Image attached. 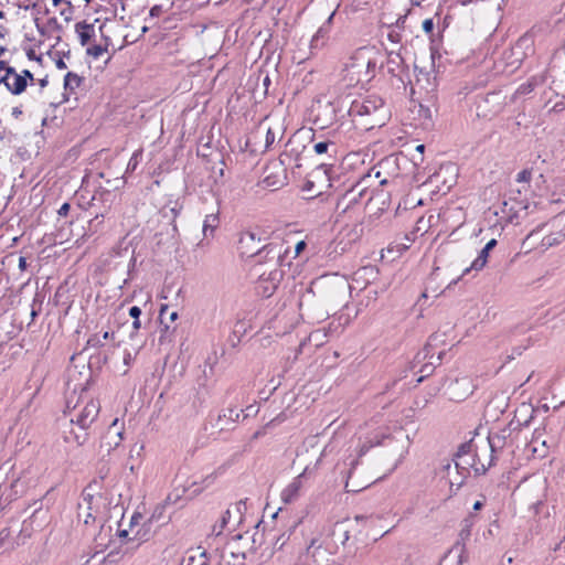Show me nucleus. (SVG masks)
Returning <instances> with one entry per match:
<instances>
[{
  "label": "nucleus",
  "instance_id": "b1692460",
  "mask_svg": "<svg viewBox=\"0 0 565 565\" xmlns=\"http://www.w3.org/2000/svg\"><path fill=\"white\" fill-rule=\"evenodd\" d=\"M220 224V218L217 214H209L205 216L203 222V234L205 237L213 236L215 228H217Z\"/></svg>",
  "mask_w": 565,
  "mask_h": 565
},
{
  "label": "nucleus",
  "instance_id": "09e8293b",
  "mask_svg": "<svg viewBox=\"0 0 565 565\" xmlns=\"http://www.w3.org/2000/svg\"><path fill=\"white\" fill-rule=\"evenodd\" d=\"M230 518H231V511L226 510L224 512L223 516H222V520H221L222 521V527H224L227 524Z\"/></svg>",
  "mask_w": 565,
  "mask_h": 565
},
{
  "label": "nucleus",
  "instance_id": "864d4df0",
  "mask_svg": "<svg viewBox=\"0 0 565 565\" xmlns=\"http://www.w3.org/2000/svg\"><path fill=\"white\" fill-rule=\"evenodd\" d=\"M497 246V239L492 238L490 239L484 248L488 250H492Z\"/></svg>",
  "mask_w": 565,
  "mask_h": 565
},
{
  "label": "nucleus",
  "instance_id": "f257e3e1",
  "mask_svg": "<svg viewBox=\"0 0 565 565\" xmlns=\"http://www.w3.org/2000/svg\"><path fill=\"white\" fill-rule=\"evenodd\" d=\"M348 116L352 122L363 129L371 130L385 124L387 111L382 97L377 95H369L361 99H352L348 95Z\"/></svg>",
  "mask_w": 565,
  "mask_h": 565
},
{
  "label": "nucleus",
  "instance_id": "e2e57ef3",
  "mask_svg": "<svg viewBox=\"0 0 565 565\" xmlns=\"http://www.w3.org/2000/svg\"><path fill=\"white\" fill-rule=\"evenodd\" d=\"M132 328H134L135 330H138V329L140 328V320H139V319L134 320V322H132Z\"/></svg>",
  "mask_w": 565,
  "mask_h": 565
},
{
  "label": "nucleus",
  "instance_id": "0e129e2a",
  "mask_svg": "<svg viewBox=\"0 0 565 565\" xmlns=\"http://www.w3.org/2000/svg\"><path fill=\"white\" fill-rule=\"evenodd\" d=\"M424 150H425V145H418L416 146V151L419 152L420 154L424 153Z\"/></svg>",
  "mask_w": 565,
  "mask_h": 565
},
{
  "label": "nucleus",
  "instance_id": "c85d7f7f",
  "mask_svg": "<svg viewBox=\"0 0 565 565\" xmlns=\"http://www.w3.org/2000/svg\"><path fill=\"white\" fill-rule=\"evenodd\" d=\"M403 63V58L397 53H388L387 54V65H388V72L391 74H395L396 68H398Z\"/></svg>",
  "mask_w": 565,
  "mask_h": 565
},
{
  "label": "nucleus",
  "instance_id": "6ab92c4d",
  "mask_svg": "<svg viewBox=\"0 0 565 565\" xmlns=\"http://www.w3.org/2000/svg\"><path fill=\"white\" fill-rule=\"evenodd\" d=\"M75 33L78 36L82 46H86L95 36V23L81 21L75 24Z\"/></svg>",
  "mask_w": 565,
  "mask_h": 565
},
{
  "label": "nucleus",
  "instance_id": "f704fd0d",
  "mask_svg": "<svg viewBox=\"0 0 565 565\" xmlns=\"http://www.w3.org/2000/svg\"><path fill=\"white\" fill-rule=\"evenodd\" d=\"M387 435L380 430V431H375L374 434H372L370 437H367V439L371 441V444H374V447L375 446H379L382 444L383 439L386 438Z\"/></svg>",
  "mask_w": 565,
  "mask_h": 565
},
{
  "label": "nucleus",
  "instance_id": "0eeeda50",
  "mask_svg": "<svg viewBox=\"0 0 565 565\" xmlns=\"http://www.w3.org/2000/svg\"><path fill=\"white\" fill-rule=\"evenodd\" d=\"M313 151L317 154H326L329 159L328 162H321L319 168L323 169L328 177L331 179L334 166L343 158L344 150L339 143V134L337 131H329L323 140H319L313 145Z\"/></svg>",
  "mask_w": 565,
  "mask_h": 565
},
{
  "label": "nucleus",
  "instance_id": "49530a36",
  "mask_svg": "<svg viewBox=\"0 0 565 565\" xmlns=\"http://www.w3.org/2000/svg\"><path fill=\"white\" fill-rule=\"evenodd\" d=\"M275 141V132L269 128L266 132V147H269Z\"/></svg>",
  "mask_w": 565,
  "mask_h": 565
},
{
  "label": "nucleus",
  "instance_id": "473e14b6",
  "mask_svg": "<svg viewBox=\"0 0 565 565\" xmlns=\"http://www.w3.org/2000/svg\"><path fill=\"white\" fill-rule=\"evenodd\" d=\"M472 523H473L472 516L466 518L463 520V527L460 531V537L462 540H466L470 536V531H471L470 529L472 526Z\"/></svg>",
  "mask_w": 565,
  "mask_h": 565
},
{
  "label": "nucleus",
  "instance_id": "c756f323",
  "mask_svg": "<svg viewBox=\"0 0 565 565\" xmlns=\"http://www.w3.org/2000/svg\"><path fill=\"white\" fill-rule=\"evenodd\" d=\"M107 51L108 49L103 44H95L86 49V54L94 58H99Z\"/></svg>",
  "mask_w": 565,
  "mask_h": 565
},
{
  "label": "nucleus",
  "instance_id": "4be33fe9",
  "mask_svg": "<svg viewBox=\"0 0 565 565\" xmlns=\"http://www.w3.org/2000/svg\"><path fill=\"white\" fill-rule=\"evenodd\" d=\"M489 253H490V250H488L483 247L480 250V253L478 254L477 258L471 263V265L462 271L461 277L469 274L471 270H475V271L482 270L488 263Z\"/></svg>",
  "mask_w": 565,
  "mask_h": 565
},
{
  "label": "nucleus",
  "instance_id": "393cba45",
  "mask_svg": "<svg viewBox=\"0 0 565 565\" xmlns=\"http://www.w3.org/2000/svg\"><path fill=\"white\" fill-rule=\"evenodd\" d=\"M83 77L76 73L68 72L64 76V88L66 92L74 93L82 84Z\"/></svg>",
  "mask_w": 565,
  "mask_h": 565
},
{
  "label": "nucleus",
  "instance_id": "a878e982",
  "mask_svg": "<svg viewBox=\"0 0 565 565\" xmlns=\"http://www.w3.org/2000/svg\"><path fill=\"white\" fill-rule=\"evenodd\" d=\"M563 241H565V231L561 230L557 233H552L543 237L541 244L544 248H550L561 244Z\"/></svg>",
  "mask_w": 565,
  "mask_h": 565
},
{
  "label": "nucleus",
  "instance_id": "774afa93",
  "mask_svg": "<svg viewBox=\"0 0 565 565\" xmlns=\"http://www.w3.org/2000/svg\"><path fill=\"white\" fill-rule=\"evenodd\" d=\"M436 339H437V337H436V335H431V337L429 338L428 347H431V345H433V342H434Z\"/></svg>",
  "mask_w": 565,
  "mask_h": 565
},
{
  "label": "nucleus",
  "instance_id": "37998d69",
  "mask_svg": "<svg viewBox=\"0 0 565 565\" xmlns=\"http://www.w3.org/2000/svg\"><path fill=\"white\" fill-rule=\"evenodd\" d=\"M140 315H141V309H140L138 306H132V307L129 309V316H130L134 320L139 319Z\"/></svg>",
  "mask_w": 565,
  "mask_h": 565
},
{
  "label": "nucleus",
  "instance_id": "5fc2aeb1",
  "mask_svg": "<svg viewBox=\"0 0 565 565\" xmlns=\"http://www.w3.org/2000/svg\"><path fill=\"white\" fill-rule=\"evenodd\" d=\"M55 66H56L58 70H65V68H67V65H66V63L63 61V58H58V60L55 62Z\"/></svg>",
  "mask_w": 565,
  "mask_h": 565
},
{
  "label": "nucleus",
  "instance_id": "bb28decb",
  "mask_svg": "<svg viewBox=\"0 0 565 565\" xmlns=\"http://www.w3.org/2000/svg\"><path fill=\"white\" fill-rule=\"evenodd\" d=\"M458 386H460V387H463V388H465L463 394H461V395H457V396H456V398H457L458 401L465 399V398H466L467 396H469V395L471 394V392H472V391H471V387H472V386H471V383H470V381H469L468 379H465V377H463V379H460V380H456V381H455V383H454V384H451V385L449 386V390L454 391V390H455L456 387H458Z\"/></svg>",
  "mask_w": 565,
  "mask_h": 565
},
{
  "label": "nucleus",
  "instance_id": "bf43d9fd",
  "mask_svg": "<svg viewBox=\"0 0 565 565\" xmlns=\"http://www.w3.org/2000/svg\"><path fill=\"white\" fill-rule=\"evenodd\" d=\"M61 2H65L68 7V9L71 10V2L70 1H66V0H53V4L54 6H58Z\"/></svg>",
  "mask_w": 565,
  "mask_h": 565
},
{
  "label": "nucleus",
  "instance_id": "aec40b11",
  "mask_svg": "<svg viewBox=\"0 0 565 565\" xmlns=\"http://www.w3.org/2000/svg\"><path fill=\"white\" fill-rule=\"evenodd\" d=\"M546 81L545 74H539L532 76L526 83L521 84L515 94L516 95H527L532 93L537 86L544 84Z\"/></svg>",
  "mask_w": 565,
  "mask_h": 565
},
{
  "label": "nucleus",
  "instance_id": "680f3d73",
  "mask_svg": "<svg viewBox=\"0 0 565 565\" xmlns=\"http://www.w3.org/2000/svg\"><path fill=\"white\" fill-rule=\"evenodd\" d=\"M39 84H40V86L43 88V87H45V86L49 84V81H47V78L45 77V78L40 79V81H39Z\"/></svg>",
  "mask_w": 565,
  "mask_h": 565
},
{
  "label": "nucleus",
  "instance_id": "4d7b16f0",
  "mask_svg": "<svg viewBox=\"0 0 565 565\" xmlns=\"http://www.w3.org/2000/svg\"><path fill=\"white\" fill-rule=\"evenodd\" d=\"M263 85H264V87H265V93H267V92H268V87H269V85H270V78H269V76H268V75H266V76L264 77V79H263Z\"/></svg>",
  "mask_w": 565,
  "mask_h": 565
},
{
  "label": "nucleus",
  "instance_id": "7c9ffc66",
  "mask_svg": "<svg viewBox=\"0 0 565 565\" xmlns=\"http://www.w3.org/2000/svg\"><path fill=\"white\" fill-rule=\"evenodd\" d=\"M141 157H142L141 150L135 151L128 161L126 172H134L137 169V167L141 160Z\"/></svg>",
  "mask_w": 565,
  "mask_h": 565
},
{
  "label": "nucleus",
  "instance_id": "c03bdc74",
  "mask_svg": "<svg viewBox=\"0 0 565 565\" xmlns=\"http://www.w3.org/2000/svg\"><path fill=\"white\" fill-rule=\"evenodd\" d=\"M20 76H24V79H25V86H28V83L29 82H33L34 81V76L33 74L29 71V70H23L21 73H19Z\"/></svg>",
  "mask_w": 565,
  "mask_h": 565
},
{
  "label": "nucleus",
  "instance_id": "412c9836",
  "mask_svg": "<svg viewBox=\"0 0 565 565\" xmlns=\"http://www.w3.org/2000/svg\"><path fill=\"white\" fill-rule=\"evenodd\" d=\"M118 535L119 537L121 539H125L126 541L124 542L122 545H120L119 550L118 551H111L108 553V555L105 557V561L109 562V563H114V562H117L118 561V556L119 554H127L129 553L132 547H130L128 544L130 541H132L131 539H128V531L126 530H121L118 532Z\"/></svg>",
  "mask_w": 565,
  "mask_h": 565
},
{
  "label": "nucleus",
  "instance_id": "39448f33",
  "mask_svg": "<svg viewBox=\"0 0 565 565\" xmlns=\"http://www.w3.org/2000/svg\"><path fill=\"white\" fill-rule=\"evenodd\" d=\"M347 108V94H339L327 102L317 100L312 106L313 124L326 129L348 116Z\"/></svg>",
  "mask_w": 565,
  "mask_h": 565
},
{
  "label": "nucleus",
  "instance_id": "052dcab7",
  "mask_svg": "<svg viewBox=\"0 0 565 565\" xmlns=\"http://www.w3.org/2000/svg\"><path fill=\"white\" fill-rule=\"evenodd\" d=\"M482 507H483V502H481V501H477V502H475V504H473V510L478 511V510H480Z\"/></svg>",
  "mask_w": 565,
  "mask_h": 565
},
{
  "label": "nucleus",
  "instance_id": "ea45409f",
  "mask_svg": "<svg viewBox=\"0 0 565 565\" xmlns=\"http://www.w3.org/2000/svg\"><path fill=\"white\" fill-rule=\"evenodd\" d=\"M270 256H271V254H269L268 256H266V254H263V256H262V257H254V258L256 259V263H257V264L271 263V264L275 266V268H277V265H278V263H279L280 258H279V259L277 260V263L275 264V263L270 259Z\"/></svg>",
  "mask_w": 565,
  "mask_h": 565
},
{
  "label": "nucleus",
  "instance_id": "603ef678",
  "mask_svg": "<svg viewBox=\"0 0 565 565\" xmlns=\"http://www.w3.org/2000/svg\"><path fill=\"white\" fill-rule=\"evenodd\" d=\"M100 337H102L103 342H104L105 340H109V339L114 340L115 334H114V332L105 331L103 334H100Z\"/></svg>",
  "mask_w": 565,
  "mask_h": 565
},
{
  "label": "nucleus",
  "instance_id": "7ed1b4c3",
  "mask_svg": "<svg viewBox=\"0 0 565 565\" xmlns=\"http://www.w3.org/2000/svg\"><path fill=\"white\" fill-rule=\"evenodd\" d=\"M369 179H371V173L364 175L337 199L334 206L337 223H344L347 218L356 220L362 212L364 202L372 200L373 193L369 191L366 184Z\"/></svg>",
  "mask_w": 565,
  "mask_h": 565
},
{
  "label": "nucleus",
  "instance_id": "72a5a7b5",
  "mask_svg": "<svg viewBox=\"0 0 565 565\" xmlns=\"http://www.w3.org/2000/svg\"><path fill=\"white\" fill-rule=\"evenodd\" d=\"M531 179H532V171L529 169H524L516 174V181L520 183L529 184Z\"/></svg>",
  "mask_w": 565,
  "mask_h": 565
},
{
  "label": "nucleus",
  "instance_id": "2eb2a0df",
  "mask_svg": "<svg viewBox=\"0 0 565 565\" xmlns=\"http://www.w3.org/2000/svg\"><path fill=\"white\" fill-rule=\"evenodd\" d=\"M241 413H243V411L238 412L232 407L223 409L217 415L213 427L217 428L218 431L233 429L235 424L239 420Z\"/></svg>",
  "mask_w": 565,
  "mask_h": 565
},
{
  "label": "nucleus",
  "instance_id": "a19ab883",
  "mask_svg": "<svg viewBox=\"0 0 565 565\" xmlns=\"http://www.w3.org/2000/svg\"><path fill=\"white\" fill-rule=\"evenodd\" d=\"M105 24H106V23L104 22V23H102V24L99 25V32H100V35H102V40L104 41V44H103V45H104V46H106V47L108 49V46L111 44V40H110V38H109L108 35H106V34L104 33Z\"/></svg>",
  "mask_w": 565,
  "mask_h": 565
},
{
  "label": "nucleus",
  "instance_id": "a211bd4d",
  "mask_svg": "<svg viewBox=\"0 0 565 565\" xmlns=\"http://www.w3.org/2000/svg\"><path fill=\"white\" fill-rule=\"evenodd\" d=\"M122 429L118 427V419H114L104 436V443L108 447V451L119 446L122 440Z\"/></svg>",
  "mask_w": 565,
  "mask_h": 565
},
{
  "label": "nucleus",
  "instance_id": "6e6552de",
  "mask_svg": "<svg viewBox=\"0 0 565 565\" xmlns=\"http://www.w3.org/2000/svg\"><path fill=\"white\" fill-rule=\"evenodd\" d=\"M50 522L49 509L42 504L34 509L31 516L22 522L21 530L17 535V545H24L33 533L42 531Z\"/></svg>",
  "mask_w": 565,
  "mask_h": 565
},
{
  "label": "nucleus",
  "instance_id": "3c124183",
  "mask_svg": "<svg viewBox=\"0 0 565 565\" xmlns=\"http://www.w3.org/2000/svg\"><path fill=\"white\" fill-rule=\"evenodd\" d=\"M26 267H28L26 258H25V257H23V256H21V257L19 258V268H20L21 270H25V269H26Z\"/></svg>",
  "mask_w": 565,
  "mask_h": 565
},
{
  "label": "nucleus",
  "instance_id": "2f4dec72",
  "mask_svg": "<svg viewBox=\"0 0 565 565\" xmlns=\"http://www.w3.org/2000/svg\"><path fill=\"white\" fill-rule=\"evenodd\" d=\"M103 345H104L103 339H102L100 334H98V333L92 334L87 339V342H86V348L98 349V348H102Z\"/></svg>",
  "mask_w": 565,
  "mask_h": 565
},
{
  "label": "nucleus",
  "instance_id": "1a4fd4ad",
  "mask_svg": "<svg viewBox=\"0 0 565 565\" xmlns=\"http://www.w3.org/2000/svg\"><path fill=\"white\" fill-rule=\"evenodd\" d=\"M288 182L287 169L281 161H274L266 166L262 185L273 191L285 186Z\"/></svg>",
  "mask_w": 565,
  "mask_h": 565
},
{
  "label": "nucleus",
  "instance_id": "58836bf2",
  "mask_svg": "<svg viewBox=\"0 0 565 565\" xmlns=\"http://www.w3.org/2000/svg\"><path fill=\"white\" fill-rule=\"evenodd\" d=\"M470 449H471V445H469V444H462V445L459 447V449H458V451H457L456 456H472V454H471Z\"/></svg>",
  "mask_w": 565,
  "mask_h": 565
},
{
  "label": "nucleus",
  "instance_id": "f3484780",
  "mask_svg": "<svg viewBox=\"0 0 565 565\" xmlns=\"http://www.w3.org/2000/svg\"><path fill=\"white\" fill-rule=\"evenodd\" d=\"M335 12H332L329 18L327 19V21L318 29V31L313 34L312 39H311V42H310V47L312 50H318L320 47H322L329 36V32H330V28H331V22H332V19L334 17Z\"/></svg>",
  "mask_w": 565,
  "mask_h": 565
},
{
  "label": "nucleus",
  "instance_id": "4468645a",
  "mask_svg": "<svg viewBox=\"0 0 565 565\" xmlns=\"http://www.w3.org/2000/svg\"><path fill=\"white\" fill-rule=\"evenodd\" d=\"M281 278L282 271L278 268L271 269L267 277H265V274H262L257 286L258 294L264 298H269L277 289Z\"/></svg>",
  "mask_w": 565,
  "mask_h": 565
},
{
  "label": "nucleus",
  "instance_id": "9d476101",
  "mask_svg": "<svg viewBox=\"0 0 565 565\" xmlns=\"http://www.w3.org/2000/svg\"><path fill=\"white\" fill-rule=\"evenodd\" d=\"M490 466H486L484 463H477L475 455L472 456H456L455 459V468L457 472L461 476V480L456 482V490H458L463 479L470 473V469H473L476 475H483ZM450 489L455 486L452 480L449 481Z\"/></svg>",
  "mask_w": 565,
  "mask_h": 565
},
{
  "label": "nucleus",
  "instance_id": "c9c22d12",
  "mask_svg": "<svg viewBox=\"0 0 565 565\" xmlns=\"http://www.w3.org/2000/svg\"><path fill=\"white\" fill-rule=\"evenodd\" d=\"M164 8L160 4H156L153 6L150 11H149V17L150 18H159L162 15V13L164 12Z\"/></svg>",
  "mask_w": 565,
  "mask_h": 565
},
{
  "label": "nucleus",
  "instance_id": "5701e85b",
  "mask_svg": "<svg viewBox=\"0 0 565 565\" xmlns=\"http://www.w3.org/2000/svg\"><path fill=\"white\" fill-rule=\"evenodd\" d=\"M180 565H209L206 552H196L195 554L185 555Z\"/></svg>",
  "mask_w": 565,
  "mask_h": 565
},
{
  "label": "nucleus",
  "instance_id": "ddd939ff",
  "mask_svg": "<svg viewBox=\"0 0 565 565\" xmlns=\"http://www.w3.org/2000/svg\"><path fill=\"white\" fill-rule=\"evenodd\" d=\"M511 436L510 426H505L498 431H491L488 436V443L491 450L489 466H492L497 459V455L507 446Z\"/></svg>",
  "mask_w": 565,
  "mask_h": 565
},
{
  "label": "nucleus",
  "instance_id": "79ce46f5",
  "mask_svg": "<svg viewBox=\"0 0 565 565\" xmlns=\"http://www.w3.org/2000/svg\"><path fill=\"white\" fill-rule=\"evenodd\" d=\"M423 30H424L427 34L431 33V32H433V30H434V21H433L431 19H426V20H424V22H423Z\"/></svg>",
  "mask_w": 565,
  "mask_h": 565
},
{
  "label": "nucleus",
  "instance_id": "4c0bfd02",
  "mask_svg": "<svg viewBox=\"0 0 565 565\" xmlns=\"http://www.w3.org/2000/svg\"><path fill=\"white\" fill-rule=\"evenodd\" d=\"M419 116L424 119H427L428 121H431L433 115L429 107H425L423 105H419Z\"/></svg>",
  "mask_w": 565,
  "mask_h": 565
},
{
  "label": "nucleus",
  "instance_id": "9b49d317",
  "mask_svg": "<svg viewBox=\"0 0 565 565\" xmlns=\"http://www.w3.org/2000/svg\"><path fill=\"white\" fill-rule=\"evenodd\" d=\"M103 500L102 495H94L89 492L84 491L82 501L78 503L77 516L79 520L83 519L85 524H89L90 521H95L99 512V502Z\"/></svg>",
  "mask_w": 565,
  "mask_h": 565
},
{
  "label": "nucleus",
  "instance_id": "6e6d98bb",
  "mask_svg": "<svg viewBox=\"0 0 565 565\" xmlns=\"http://www.w3.org/2000/svg\"><path fill=\"white\" fill-rule=\"evenodd\" d=\"M22 115V109L20 107H13L12 108V116L14 118H19Z\"/></svg>",
  "mask_w": 565,
  "mask_h": 565
},
{
  "label": "nucleus",
  "instance_id": "338daca9",
  "mask_svg": "<svg viewBox=\"0 0 565 565\" xmlns=\"http://www.w3.org/2000/svg\"><path fill=\"white\" fill-rule=\"evenodd\" d=\"M130 359H131L130 353H127V354L125 355V358H124L125 363H126V364H129Z\"/></svg>",
  "mask_w": 565,
  "mask_h": 565
},
{
  "label": "nucleus",
  "instance_id": "a18cd8bd",
  "mask_svg": "<svg viewBox=\"0 0 565 565\" xmlns=\"http://www.w3.org/2000/svg\"><path fill=\"white\" fill-rule=\"evenodd\" d=\"M71 205L68 203H63L57 211L60 216H66L70 212Z\"/></svg>",
  "mask_w": 565,
  "mask_h": 565
},
{
  "label": "nucleus",
  "instance_id": "20e7f679",
  "mask_svg": "<svg viewBox=\"0 0 565 565\" xmlns=\"http://www.w3.org/2000/svg\"><path fill=\"white\" fill-rule=\"evenodd\" d=\"M99 412L100 404L96 399L77 403L74 406H71V401H67L65 415L68 416L71 424L77 426L78 431L72 430L70 436H65V440L83 445L88 436L87 430L97 419Z\"/></svg>",
  "mask_w": 565,
  "mask_h": 565
},
{
  "label": "nucleus",
  "instance_id": "69168bd1",
  "mask_svg": "<svg viewBox=\"0 0 565 565\" xmlns=\"http://www.w3.org/2000/svg\"><path fill=\"white\" fill-rule=\"evenodd\" d=\"M303 247H305V243L303 242L298 243L297 247H296L297 253H299L300 249L303 248Z\"/></svg>",
  "mask_w": 565,
  "mask_h": 565
},
{
  "label": "nucleus",
  "instance_id": "cd10ccee",
  "mask_svg": "<svg viewBox=\"0 0 565 565\" xmlns=\"http://www.w3.org/2000/svg\"><path fill=\"white\" fill-rule=\"evenodd\" d=\"M11 531L9 527H4L0 531V546H4L6 550H13L17 545V539L11 542Z\"/></svg>",
  "mask_w": 565,
  "mask_h": 565
},
{
  "label": "nucleus",
  "instance_id": "dca6fc26",
  "mask_svg": "<svg viewBox=\"0 0 565 565\" xmlns=\"http://www.w3.org/2000/svg\"><path fill=\"white\" fill-rule=\"evenodd\" d=\"M303 476L305 473H300L294 478L292 481L281 491L280 498L284 503L289 504L300 498L303 487Z\"/></svg>",
  "mask_w": 565,
  "mask_h": 565
},
{
  "label": "nucleus",
  "instance_id": "8fccbe9b",
  "mask_svg": "<svg viewBox=\"0 0 565 565\" xmlns=\"http://www.w3.org/2000/svg\"><path fill=\"white\" fill-rule=\"evenodd\" d=\"M565 109V103L563 102H559V103H556L553 108H552V111H555V113H558V111H562Z\"/></svg>",
  "mask_w": 565,
  "mask_h": 565
},
{
  "label": "nucleus",
  "instance_id": "de8ad7c7",
  "mask_svg": "<svg viewBox=\"0 0 565 565\" xmlns=\"http://www.w3.org/2000/svg\"><path fill=\"white\" fill-rule=\"evenodd\" d=\"M351 477H352V469L350 470V472H349V477H348V480H347V482H345V489H347V491H348V492H358V491H360V490H361V488H354V487L350 488V479H351ZM363 488H364V487H362V489H363Z\"/></svg>",
  "mask_w": 565,
  "mask_h": 565
},
{
  "label": "nucleus",
  "instance_id": "13d9d810",
  "mask_svg": "<svg viewBox=\"0 0 565 565\" xmlns=\"http://www.w3.org/2000/svg\"><path fill=\"white\" fill-rule=\"evenodd\" d=\"M328 199H329V198H326V200H328ZM317 200H318L319 202H323V201H324V196H323L321 193H319L317 196L311 198V201H312V202H316Z\"/></svg>",
  "mask_w": 565,
  "mask_h": 565
},
{
  "label": "nucleus",
  "instance_id": "423d86ee",
  "mask_svg": "<svg viewBox=\"0 0 565 565\" xmlns=\"http://www.w3.org/2000/svg\"><path fill=\"white\" fill-rule=\"evenodd\" d=\"M237 249L242 257H262L263 254L268 256L271 254L270 259L276 264L281 258V246L276 244H267L260 246V238L256 237L254 232H243L239 236Z\"/></svg>",
  "mask_w": 565,
  "mask_h": 565
},
{
  "label": "nucleus",
  "instance_id": "e433bc0d",
  "mask_svg": "<svg viewBox=\"0 0 565 565\" xmlns=\"http://www.w3.org/2000/svg\"><path fill=\"white\" fill-rule=\"evenodd\" d=\"M374 447V444H371L369 439H366L359 448L358 456H364L371 448Z\"/></svg>",
  "mask_w": 565,
  "mask_h": 565
},
{
  "label": "nucleus",
  "instance_id": "f8f14e48",
  "mask_svg": "<svg viewBox=\"0 0 565 565\" xmlns=\"http://www.w3.org/2000/svg\"><path fill=\"white\" fill-rule=\"evenodd\" d=\"M3 71L4 75L0 77V82H3L2 84L11 94L21 95L26 89L24 76H20L10 65H7Z\"/></svg>",
  "mask_w": 565,
  "mask_h": 565
},
{
  "label": "nucleus",
  "instance_id": "f03ea898",
  "mask_svg": "<svg viewBox=\"0 0 565 565\" xmlns=\"http://www.w3.org/2000/svg\"><path fill=\"white\" fill-rule=\"evenodd\" d=\"M382 54L374 46H362L353 52L344 66V78L349 85L369 84L376 75Z\"/></svg>",
  "mask_w": 565,
  "mask_h": 565
}]
</instances>
